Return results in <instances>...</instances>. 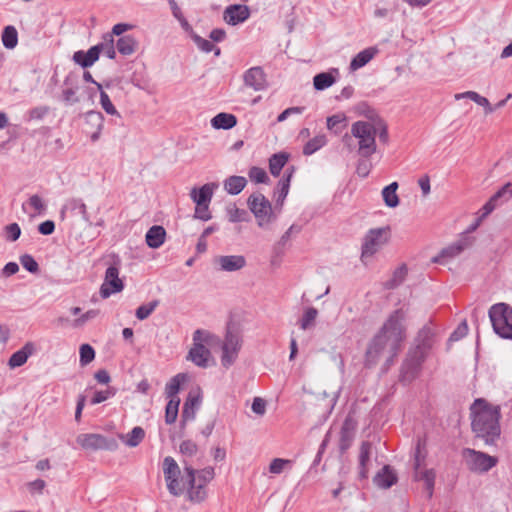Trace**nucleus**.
Here are the masks:
<instances>
[{
    "instance_id": "obj_1",
    "label": "nucleus",
    "mask_w": 512,
    "mask_h": 512,
    "mask_svg": "<svg viewBox=\"0 0 512 512\" xmlns=\"http://www.w3.org/2000/svg\"><path fill=\"white\" fill-rule=\"evenodd\" d=\"M405 318L406 315L402 309L395 310L388 317L368 346L366 351L367 365H374L386 350L389 352L387 365L393 363V359L399 353L401 344L405 339V327L403 325Z\"/></svg>"
},
{
    "instance_id": "obj_2",
    "label": "nucleus",
    "mask_w": 512,
    "mask_h": 512,
    "mask_svg": "<svg viewBox=\"0 0 512 512\" xmlns=\"http://www.w3.org/2000/svg\"><path fill=\"white\" fill-rule=\"evenodd\" d=\"M472 430L487 445H493L500 436V409L486 403L484 399H476L471 406Z\"/></svg>"
},
{
    "instance_id": "obj_3",
    "label": "nucleus",
    "mask_w": 512,
    "mask_h": 512,
    "mask_svg": "<svg viewBox=\"0 0 512 512\" xmlns=\"http://www.w3.org/2000/svg\"><path fill=\"white\" fill-rule=\"evenodd\" d=\"M214 468L206 467L196 471L191 466H185L181 482H185V490L191 501L201 502L206 497L205 486L214 478Z\"/></svg>"
},
{
    "instance_id": "obj_4",
    "label": "nucleus",
    "mask_w": 512,
    "mask_h": 512,
    "mask_svg": "<svg viewBox=\"0 0 512 512\" xmlns=\"http://www.w3.org/2000/svg\"><path fill=\"white\" fill-rule=\"evenodd\" d=\"M370 121H356L351 126V135L358 139V154L369 158L377 150V126L370 116Z\"/></svg>"
},
{
    "instance_id": "obj_5",
    "label": "nucleus",
    "mask_w": 512,
    "mask_h": 512,
    "mask_svg": "<svg viewBox=\"0 0 512 512\" xmlns=\"http://www.w3.org/2000/svg\"><path fill=\"white\" fill-rule=\"evenodd\" d=\"M213 339L214 335L209 331L202 329H197L194 331L193 345L188 352L187 359L192 361L198 367H208L211 358V352L206 347V345H210Z\"/></svg>"
},
{
    "instance_id": "obj_6",
    "label": "nucleus",
    "mask_w": 512,
    "mask_h": 512,
    "mask_svg": "<svg viewBox=\"0 0 512 512\" xmlns=\"http://www.w3.org/2000/svg\"><path fill=\"white\" fill-rule=\"evenodd\" d=\"M489 318L494 332L504 339L512 340V308L498 303L489 309Z\"/></svg>"
},
{
    "instance_id": "obj_7",
    "label": "nucleus",
    "mask_w": 512,
    "mask_h": 512,
    "mask_svg": "<svg viewBox=\"0 0 512 512\" xmlns=\"http://www.w3.org/2000/svg\"><path fill=\"white\" fill-rule=\"evenodd\" d=\"M247 204L260 227H264L271 222L273 216L272 205L262 193L251 194Z\"/></svg>"
},
{
    "instance_id": "obj_8",
    "label": "nucleus",
    "mask_w": 512,
    "mask_h": 512,
    "mask_svg": "<svg viewBox=\"0 0 512 512\" xmlns=\"http://www.w3.org/2000/svg\"><path fill=\"white\" fill-rule=\"evenodd\" d=\"M426 356L427 351H424L421 347H414L409 350L401 368L403 381L411 382L418 376Z\"/></svg>"
},
{
    "instance_id": "obj_9",
    "label": "nucleus",
    "mask_w": 512,
    "mask_h": 512,
    "mask_svg": "<svg viewBox=\"0 0 512 512\" xmlns=\"http://www.w3.org/2000/svg\"><path fill=\"white\" fill-rule=\"evenodd\" d=\"M389 227L370 229L364 237L362 244V258L373 256L387 241Z\"/></svg>"
},
{
    "instance_id": "obj_10",
    "label": "nucleus",
    "mask_w": 512,
    "mask_h": 512,
    "mask_svg": "<svg viewBox=\"0 0 512 512\" xmlns=\"http://www.w3.org/2000/svg\"><path fill=\"white\" fill-rule=\"evenodd\" d=\"M163 473L168 491L174 496H180L185 491V482L179 481L180 469L177 462L171 456L164 458Z\"/></svg>"
},
{
    "instance_id": "obj_11",
    "label": "nucleus",
    "mask_w": 512,
    "mask_h": 512,
    "mask_svg": "<svg viewBox=\"0 0 512 512\" xmlns=\"http://www.w3.org/2000/svg\"><path fill=\"white\" fill-rule=\"evenodd\" d=\"M468 468L473 472L484 473L492 469L498 462L494 456L486 453L465 449L463 452Z\"/></svg>"
},
{
    "instance_id": "obj_12",
    "label": "nucleus",
    "mask_w": 512,
    "mask_h": 512,
    "mask_svg": "<svg viewBox=\"0 0 512 512\" xmlns=\"http://www.w3.org/2000/svg\"><path fill=\"white\" fill-rule=\"evenodd\" d=\"M77 443L87 450H115L117 442L115 439L106 438L101 434L87 433L77 437Z\"/></svg>"
},
{
    "instance_id": "obj_13",
    "label": "nucleus",
    "mask_w": 512,
    "mask_h": 512,
    "mask_svg": "<svg viewBox=\"0 0 512 512\" xmlns=\"http://www.w3.org/2000/svg\"><path fill=\"white\" fill-rule=\"evenodd\" d=\"M124 289V284L119 278V267L110 265L104 276V281L100 287V295L103 299L110 297L112 294L119 293Z\"/></svg>"
},
{
    "instance_id": "obj_14",
    "label": "nucleus",
    "mask_w": 512,
    "mask_h": 512,
    "mask_svg": "<svg viewBox=\"0 0 512 512\" xmlns=\"http://www.w3.org/2000/svg\"><path fill=\"white\" fill-rule=\"evenodd\" d=\"M240 348L239 336L228 331L222 346L221 362L224 367H229L235 362Z\"/></svg>"
},
{
    "instance_id": "obj_15",
    "label": "nucleus",
    "mask_w": 512,
    "mask_h": 512,
    "mask_svg": "<svg viewBox=\"0 0 512 512\" xmlns=\"http://www.w3.org/2000/svg\"><path fill=\"white\" fill-rule=\"evenodd\" d=\"M470 245L471 241L468 237L461 238L451 245L443 248L437 256L432 258V262L437 264H445L449 260L460 255Z\"/></svg>"
},
{
    "instance_id": "obj_16",
    "label": "nucleus",
    "mask_w": 512,
    "mask_h": 512,
    "mask_svg": "<svg viewBox=\"0 0 512 512\" xmlns=\"http://www.w3.org/2000/svg\"><path fill=\"white\" fill-rule=\"evenodd\" d=\"M356 429L357 421L352 415H347L340 431L339 449L342 453L347 451L352 445V442L355 438Z\"/></svg>"
},
{
    "instance_id": "obj_17",
    "label": "nucleus",
    "mask_w": 512,
    "mask_h": 512,
    "mask_svg": "<svg viewBox=\"0 0 512 512\" xmlns=\"http://www.w3.org/2000/svg\"><path fill=\"white\" fill-rule=\"evenodd\" d=\"M85 126L86 132L90 134V139L92 142H96L101 135L102 129L104 127V116L99 111H88L85 114Z\"/></svg>"
},
{
    "instance_id": "obj_18",
    "label": "nucleus",
    "mask_w": 512,
    "mask_h": 512,
    "mask_svg": "<svg viewBox=\"0 0 512 512\" xmlns=\"http://www.w3.org/2000/svg\"><path fill=\"white\" fill-rule=\"evenodd\" d=\"M414 478L416 481H423L425 484V488L428 492V497H432L434 484H435V472L433 469H420V457H419V445L416 448L415 452V463H414Z\"/></svg>"
},
{
    "instance_id": "obj_19",
    "label": "nucleus",
    "mask_w": 512,
    "mask_h": 512,
    "mask_svg": "<svg viewBox=\"0 0 512 512\" xmlns=\"http://www.w3.org/2000/svg\"><path fill=\"white\" fill-rule=\"evenodd\" d=\"M250 16L249 7L241 4L229 5L223 12L224 21L232 26L246 21Z\"/></svg>"
},
{
    "instance_id": "obj_20",
    "label": "nucleus",
    "mask_w": 512,
    "mask_h": 512,
    "mask_svg": "<svg viewBox=\"0 0 512 512\" xmlns=\"http://www.w3.org/2000/svg\"><path fill=\"white\" fill-rule=\"evenodd\" d=\"M243 81L255 91H262L267 87L266 75L260 66L248 69L243 75Z\"/></svg>"
},
{
    "instance_id": "obj_21",
    "label": "nucleus",
    "mask_w": 512,
    "mask_h": 512,
    "mask_svg": "<svg viewBox=\"0 0 512 512\" xmlns=\"http://www.w3.org/2000/svg\"><path fill=\"white\" fill-rule=\"evenodd\" d=\"M220 271L234 272L246 266V259L242 255L218 256L214 260Z\"/></svg>"
},
{
    "instance_id": "obj_22",
    "label": "nucleus",
    "mask_w": 512,
    "mask_h": 512,
    "mask_svg": "<svg viewBox=\"0 0 512 512\" xmlns=\"http://www.w3.org/2000/svg\"><path fill=\"white\" fill-rule=\"evenodd\" d=\"M99 56L100 50L94 45L88 51L78 50L74 52L72 60L82 68L86 69L93 66L99 59Z\"/></svg>"
},
{
    "instance_id": "obj_23",
    "label": "nucleus",
    "mask_w": 512,
    "mask_h": 512,
    "mask_svg": "<svg viewBox=\"0 0 512 512\" xmlns=\"http://www.w3.org/2000/svg\"><path fill=\"white\" fill-rule=\"evenodd\" d=\"M200 405H201L200 394L190 392L187 399L185 400L183 408H182V414H181L182 423L194 420L195 416H196V412L199 409Z\"/></svg>"
},
{
    "instance_id": "obj_24",
    "label": "nucleus",
    "mask_w": 512,
    "mask_h": 512,
    "mask_svg": "<svg viewBox=\"0 0 512 512\" xmlns=\"http://www.w3.org/2000/svg\"><path fill=\"white\" fill-rule=\"evenodd\" d=\"M372 453V443L369 441H363L359 449V466L358 475L361 480L368 478L369 463Z\"/></svg>"
},
{
    "instance_id": "obj_25",
    "label": "nucleus",
    "mask_w": 512,
    "mask_h": 512,
    "mask_svg": "<svg viewBox=\"0 0 512 512\" xmlns=\"http://www.w3.org/2000/svg\"><path fill=\"white\" fill-rule=\"evenodd\" d=\"M397 475L394 469L385 465L373 478L374 484L382 489H388L397 482Z\"/></svg>"
},
{
    "instance_id": "obj_26",
    "label": "nucleus",
    "mask_w": 512,
    "mask_h": 512,
    "mask_svg": "<svg viewBox=\"0 0 512 512\" xmlns=\"http://www.w3.org/2000/svg\"><path fill=\"white\" fill-rule=\"evenodd\" d=\"M217 187L218 185L216 183H207L199 189L193 188L190 196L197 205L209 204L212 199L214 189Z\"/></svg>"
},
{
    "instance_id": "obj_27",
    "label": "nucleus",
    "mask_w": 512,
    "mask_h": 512,
    "mask_svg": "<svg viewBox=\"0 0 512 512\" xmlns=\"http://www.w3.org/2000/svg\"><path fill=\"white\" fill-rule=\"evenodd\" d=\"M70 211L73 214L81 215L82 219L90 226L92 222L87 212V206L80 198H71L66 201L63 206L62 212Z\"/></svg>"
},
{
    "instance_id": "obj_28",
    "label": "nucleus",
    "mask_w": 512,
    "mask_h": 512,
    "mask_svg": "<svg viewBox=\"0 0 512 512\" xmlns=\"http://www.w3.org/2000/svg\"><path fill=\"white\" fill-rule=\"evenodd\" d=\"M166 230L160 225H154L147 231L145 240L150 248L157 249L165 241Z\"/></svg>"
},
{
    "instance_id": "obj_29",
    "label": "nucleus",
    "mask_w": 512,
    "mask_h": 512,
    "mask_svg": "<svg viewBox=\"0 0 512 512\" xmlns=\"http://www.w3.org/2000/svg\"><path fill=\"white\" fill-rule=\"evenodd\" d=\"M512 196V190H511V184L507 183L505 184L500 190H498L491 198L490 200L483 206L482 211V217L487 216L490 214L496 207L497 201L501 198H504L505 200H508Z\"/></svg>"
},
{
    "instance_id": "obj_30",
    "label": "nucleus",
    "mask_w": 512,
    "mask_h": 512,
    "mask_svg": "<svg viewBox=\"0 0 512 512\" xmlns=\"http://www.w3.org/2000/svg\"><path fill=\"white\" fill-rule=\"evenodd\" d=\"M34 352V345L31 342L26 343L20 350L13 353L8 361L10 368H16L24 365L30 355Z\"/></svg>"
},
{
    "instance_id": "obj_31",
    "label": "nucleus",
    "mask_w": 512,
    "mask_h": 512,
    "mask_svg": "<svg viewBox=\"0 0 512 512\" xmlns=\"http://www.w3.org/2000/svg\"><path fill=\"white\" fill-rule=\"evenodd\" d=\"M295 169L294 167H290L285 171V174L283 178L278 182L275 195L277 197L276 202L277 204H282L285 198L288 195L289 187H290V181L293 176Z\"/></svg>"
},
{
    "instance_id": "obj_32",
    "label": "nucleus",
    "mask_w": 512,
    "mask_h": 512,
    "mask_svg": "<svg viewBox=\"0 0 512 512\" xmlns=\"http://www.w3.org/2000/svg\"><path fill=\"white\" fill-rule=\"evenodd\" d=\"M237 118L235 115L230 113H219L214 116L211 120V125L215 129H224L228 130L236 126Z\"/></svg>"
},
{
    "instance_id": "obj_33",
    "label": "nucleus",
    "mask_w": 512,
    "mask_h": 512,
    "mask_svg": "<svg viewBox=\"0 0 512 512\" xmlns=\"http://www.w3.org/2000/svg\"><path fill=\"white\" fill-rule=\"evenodd\" d=\"M377 49L374 47L366 48L360 51L350 62V69L355 71L365 66L370 60L373 59Z\"/></svg>"
},
{
    "instance_id": "obj_34",
    "label": "nucleus",
    "mask_w": 512,
    "mask_h": 512,
    "mask_svg": "<svg viewBox=\"0 0 512 512\" xmlns=\"http://www.w3.org/2000/svg\"><path fill=\"white\" fill-rule=\"evenodd\" d=\"M455 98L457 100L462 98H468L478 105L482 106L484 108V112L486 115L491 114L494 112V108H492V105L490 104L489 100L486 97L481 96L475 91H466L463 93H459L455 95Z\"/></svg>"
},
{
    "instance_id": "obj_35",
    "label": "nucleus",
    "mask_w": 512,
    "mask_h": 512,
    "mask_svg": "<svg viewBox=\"0 0 512 512\" xmlns=\"http://www.w3.org/2000/svg\"><path fill=\"white\" fill-rule=\"evenodd\" d=\"M138 47V42L132 35H123L116 42L117 51L128 56L133 54Z\"/></svg>"
},
{
    "instance_id": "obj_36",
    "label": "nucleus",
    "mask_w": 512,
    "mask_h": 512,
    "mask_svg": "<svg viewBox=\"0 0 512 512\" xmlns=\"http://www.w3.org/2000/svg\"><path fill=\"white\" fill-rule=\"evenodd\" d=\"M289 160V154L286 152H279L273 154L269 159V170L270 173L278 177L281 173V170L286 165Z\"/></svg>"
},
{
    "instance_id": "obj_37",
    "label": "nucleus",
    "mask_w": 512,
    "mask_h": 512,
    "mask_svg": "<svg viewBox=\"0 0 512 512\" xmlns=\"http://www.w3.org/2000/svg\"><path fill=\"white\" fill-rule=\"evenodd\" d=\"M247 180L243 176H230L224 181V189L231 195H238L246 186Z\"/></svg>"
},
{
    "instance_id": "obj_38",
    "label": "nucleus",
    "mask_w": 512,
    "mask_h": 512,
    "mask_svg": "<svg viewBox=\"0 0 512 512\" xmlns=\"http://www.w3.org/2000/svg\"><path fill=\"white\" fill-rule=\"evenodd\" d=\"M434 336L433 329L430 324L424 325L418 332L416 337L417 345L415 347H421L424 351H428L432 345V338Z\"/></svg>"
},
{
    "instance_id": "obj_39",
    "label": "nucleus",
    "mask_w": 512,
    "mask_h": 512,
    "mask_svg": "<svg viewBox=\"0 0 512 512\" xmlns=\"http://www.w3.org/2000/svg\"><path fill=\"white\" fill-rule=\"evenodd\" d=\"M186 374L179 373L171 378V380L166 384L165 393L169 399H180L177 394L180 390V386L183 382L186 381Z\"/></svg>"
},
{
    "instance_id": "obj_40",
    "label": "nucleus",
    "mask_w": 512,
    "mask_h": 512,
    "mask_svg": "<svg viewBox=\"0 0 512 512\" xmlns=\"http://www.w3.org/2000/svg\"><path fill=\"white\" fill-rule=\"evenodd\" d=\"M397 189L398 183L392 182L388 186L384 187L382 190V197L384 203L390 208H395L399 204V197L396 193Z\"/></svg>"
},
{
    "instance_id": "obj_41",
    "label": "nucleus",
    "mask_w": 512,
    "mask_h": 512,
    "mask_svg": "<svg viewBox=\"0 0 512 512\" xmlns=\"http://www.w3.org/2000/svg\"><path fill=\"white\" fill-rule=\"evenodd\" d=\"M145 437V431L142 427H134L127 435H121L120 438L128 447L138 446Z\"/></svg>"
},
{
    "instance_id": "obj_42",
    "label": "nucleus",
    "mask_w": 512,
    "mask_h": 512,
    "mask_svg": "<svg viewBox=\"0 0 512 512\" xmlns=\"http://www.w3.org/2000/svg\"><path fill=\"white\" fill-rule=\"evenodd\" d=\"M2 43L7 49H13L18 44V32L14 26H6L2 32Z\"/></svg>"
},
{
    "instance_id": "obj_43",
    "label": "nucleus",
    "mask_w": 512,
    "mask_h": 512,
    "mask_svg": "<svg viewBox=\"0 0 512 512\" xmlns=\"http://www.w3.org/2000/svg\"><path fill=\"white\" fill-rule=\"evenodd\" d=\"M327 143L326 136L324 134H320L310 139L303 147V154L306 156H310L325 146Z\"/></svg>"
},
{
    "instance_id": "obj_44",
    "label": "nucleus",
    "mask_w": 512,
    "mask_h": 512,
    "mask_svg": "<svg viewBox=\"0 0 512 512\" xmlns=\"http://www.w3.org/2000/svg\"><path fill=\"white\" fill-rule=\"evenodd\" d=\"M195 45L200 49L202 52L210 53L214 51L215 56H219L221 53L220 48L216 47L210 40L204 39L201 36H199L196 33H192V38Z\"/></svg>"
},
{
    "instance_id": "obj_45",
    "label": "nucleus",
    "mask_w": 512,
    "mask_h": 512,
    "mask_svg": "<svg viewBox=\"0 0 512 512\" xmlns=\"http://www.w3.org/2000/svg\"><path fill=\"white\" fill-rule=\"evenodd\" d=\"M96 87L100 92V104L103 110L109 115L120 117V114L111 102L109 95L103 90V85L101 83H96Z\"/></svg>"
},
{
    "instance_id": "obj_46",
    "label": "nucleus",
    "mask_w": 512,
    "mask_h": 512,
    "mask_svg": "<svg viewBox=\"0 0 512 512\" xmlns=\"http://www.w3.org/2000/svg\"><path fill=\"white\" fill-rule=\"evenodd\" d=\"M335 83L332 72H322L316 74L313 78V85L316 90L322 91Z\"/></svg>"
},
{
    "instance_id": "obj_47",
    "label": "nucleus",
    "mask_w": 512,
    "mask_h": 512,
    "mask_svg": "<svg viewBox=\"0 0 512 512\" xmlns=\"http://www.w3.org/2000/svg\"><path fill=\"white\" fill-rule=\"evenodd\" d=\"M99 48L100 54L103 52L109 59H115L116 50L114 47V38L112 34H105L102 42L95 45Z\"/></svg>"
},
{
    "instance_id": "obj_48",
    "label": "nucleus",
    "mask_w": 512,
    "mask_h": 512,
    "mask_svg": "<svg viewBox=\"0 0 512 512\" xmlns=\"http://www.w3.org/2000/svg\"><path fill=\"white\" fill-rule=\"evenodd\" d=\"M180 404V399H169L166 410H165V422L168 425L173 424L178 416V408Z\"/></svg>"
},
{
    "instance_id": "obj_49",
    "label": "nucleus",
    "mask_w": 512,
    "mask_h": 512,
    "mask_svg": "<svg viewBox=\"0 0 512 512\" xmlns=\"http://www.w3.org/2000/svg\"><path fill=\"white\" fill-rule=\"evenodd\" d=\"M318 311L314 307H309L305 310L302 318L300 319V328L302 330H307L314 325V322L317 318Z\"/></svg>"
},
{
    "instance_id": "obj_50",
    "label": "nucleus",
    "mask_w": 512,
    "mask_h": 512,
    "mask_svg": "<svg viewBox=\"0 0 512 512\" xmlns=\"http://www.w3.org/2000/svg\"><path fill=\"white\" fill-rule=\"evenodd\" d=\"M159 301L154 300L147 304H143L136 309L135 316L138 320L147 319L158 306Z\"/></svg>"
},
{
    "instance_id": "obj_51",
    "label": "nucleus",
    "mask_w": 512,
    "mask_h": 512,
    "mask_svg": "<svg viewBox=\"0 0 512 512\" xmlns=\"http://www.w3.org/2000/svg\"><path fill=\"white\" fill-rule=\"evenodd\" d=\"M95 358V351L89 344H82L80 346V364L86 366Z\"/></svg>"
},
{
    "instance_id": "obj_52",
    "label": "nucleus",
    "mask_w": 512,
    "mask_h": 512,
    "mask_svg": "<svg viewBox=\"0 0 512 512\" xmlns=\"http://www.w3.org/2000/svg\"><path fill=\"white\" fill-rule=\"evenodd\" d=\"M248 175L250 180L255 183H267L269 181L266 171L260 167L254 166L250 168Z\"/></svg>"
},
{
    "instance_id": "obj_53",
    "label": "nucleus",
    "mask_w": 512,
    "mask_h": 512,
    "mask_svg": "<svg viewBox=\"0 0 512 512\" xmlns=\"http://www.w3.org/2000/svg\"><path fill=\"white\" fill-rule=\"evenodd\" d=\"M292 461L289 459L275 458L269 465V471L272 474H281L286 466H291Z\"/></svg>"
},
{
    "instance_id": "obj_54",
    "label": "nucleus",
    "mask_w": 512,
    "mask_h": 512,
    "mask_svg": "<svg viewBox=\"0 0 512 512\" xmlns=\"http://www.w3.org/2000/svg\"><path fill=\"white\" fill-rule=\"evenodd\" d=\"M62 101L66 105H74L80 101L79 97L77 96V87H69L65 88L62 91Z\"/></svg>"
},
{
    "instance_id": "obj_55",
    "label": "nucleus",
    "mask_w": 512,
    "mask_h": 512,
    "mask_svg": "<svg viewBox=\"0 0 512 512\" xmlns=\"http://www.w3.org/2000/svg\"><path fill=\"white\" fill-rule=\"evenodd\" d=\"M21 265L30 273H37L39 265L30 254H24L20 257Z\"/></svg>"
},
{
    "instance_id": "obj_56",
    "label": "nucleus",
    "mask_w": 512,
    "mask_h": 512,
    "mask_svg": "<svg viewBox=\"0 0 512 512\" xmlns=\"http://www.w3.org/2000/svg\"><path fill=\"white\" fill-rule=\"evenodd\" d=\"M115 393L116 390L112 387H109L104 391H96L93 398L91 399V404L96 405L102 403L109 399L110 397L114 396Z\"/></svg>"
},
{
    "instance_id": "obj_57",
    "label": "nucleus",
    "mask_w": 512,
    "mask_h": 512,
    "mask_svg": "<svg viewBox=\"0 0 512 512\" xmlns=\"http://www.w3.org/2000/svg\"><path fill=\"white\" fill-rule=\"evenodd\" d=\"M197 451H198V446L192 440H184L180 444V452L184 456L192 457L197 453Z\"/></svg>"
},
{
    "instance_id": "obj_58",
    "label": "nucleus",
    "mask_w": 512,
    "mask_h": 512,
    "mask_svg": "<svg viewBox=\"0 0 512 512\" xmlns=\"http://www.w3.org/2000/svg\"><path fill=\"white\" fill-rule=\"evenodd\" d=\"M6 238L9 241H16L21 235L20 226L17 223H11L5 227Z\"/></svg>"
},
{
    "instance_id": "obj_59",
    "label": "nucleus",
    "mask_w": 512,
    "mask_h": 512,
    "mask_svg": "<svg viewBox=\"0 0 512 512\" xmlns=\"http://www.w3.org/2000/svg\"><path fill=\"white\" fill-rule=\"evenodd\" d=\"M49 113L48 106H37L29 110V120H41Z\"/></svg>"
},
{
    "instance_id": "obj_60",
    "label": "nucleus",
    "mask_w": 512,
    "mask_h": 512,
    "mask_svg": "<svg viewBox=\"0 0 512 512\" xmlns=\"http://www.w3.org/2000/svg\"><path fill=\"white\" fill-rule=\"evenodd\" d=\"M467 333H468V325H467V322L464 320L452 332V334L449 337V340L450 341H458V340L462 339L464 336H466Z\"/></svg>"
},
{
    "instance_id": "obj_61",
    "label": "nucleus",
    "mask_w": 512,
    "mask_h": 512,
    "mask_svg": "<svg viewBox=\"0 0 512 512\" xmlns=\"http://www.w3.org/2000/svg\"><path fill=\"white\" fill-rule=\"evenodd\" d=\"M99 314L98 310L91 309L88 310L86 313L82 314L79 318L75 319L73 322L74 327H81L83 326L87 321L94 319Z\"/></svg>"
},
{
    "instance_id": "obj_62",
    "label": "nucleus",
    "mask_w": 512,
    "mask_h": 512,
    "mask_svg": "<svg viewBox=\"0 0 512 512\" xmlns=\"http://www.w3.org/2000/svg\"><path fill=\"white\" fill-rule=\"evenodd\" d=\"M373 122L377 126V134H378L379 140L383 143H387L388 138H389L387 125L379 118H377V119L373 118Z\"/></svg>"
},
{
    "instance_id": "obj_63",
    "label": "nucleus",
    "mask_w": 512,
    "mask_h": 512,
    "mask_svg": "<svg viewBox=\"0 0 512 512\" xmlns=\"http://www.w3.org/2000/svg\"><path fill=\"white\" fill-rule=\"evenodd\" d=\"M371 170V163L368 161V158L360 159L357 164L356 172L357 174L365 178L369 175Z\"/></svg>"
},
{
    "instance_id": "obj_64",
    "label": "nucleus",
    "mask_w": 512,
    "mask_h": 512,
    "mask_svg": "<svg viewBox=\"0 0 512 512\" xmlns=\"http://www.w3.org/2000/svg\"><path fill=\"white\" fill-rule=\"evenodd\" d=\"M406 272H407V270L404 266L398 268L394 272L393 278L390 281V283L388 284V287L394 288V287L398 286L404 280Z\"/></svg>"
}]
</instances>
